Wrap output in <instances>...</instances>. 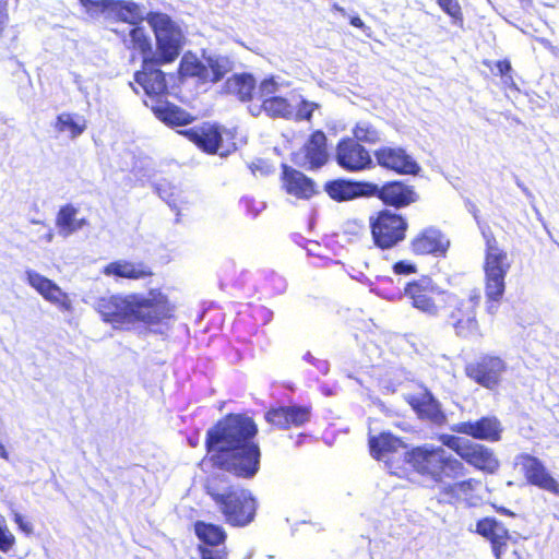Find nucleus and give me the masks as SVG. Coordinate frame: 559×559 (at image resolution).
I'll return each mask as SVG.
<instances>
[{
    "mask_svg": "<svg viewBox=\"0 0 559 559\" xmlns=\"http://www.w3.org/2000/svg\"><path fill=\"white\" fill-rule=\"evenodd\" d=\"M257 426L249 417L228 416L207 431L206 448L216 467L251 478L260 465V449L251 442Z\"/></svg>",
    "mask_w": 559,
    "mask_h": 559,
    "instance_id": "nucleus-1",
    "label": "nucleus"
},
{
    "mask_svg": "<svg viewBox=\"0 0 559 559\" xmlns=\"http://www.w3.org/2000/svg\"><path fill=\"white\" fill-rule=\"evenodd\" d=\"M206 492L225 521L233 526H246L254 519L257 500L250 490L229 486L217 476L206 481Z\"/></svg>",
    "mask_w": 559,
    "mask_h": 559,
    "instance_id": "nucleus-2",
    "label": "nucleus"
},
{
    "mask_svg": "<svg viewBox=\"0 0 559 559\" xmlns=\"http://www.w3.org/2000/svg\"><path fill=\"white\" fill-rule=\"evenodd\" d=\"M406 462L416 472L429 477L435 483L443 484V479H456L465 476L464 464L450 455L442 447H418L408 452Z\"/></svg>",
    "mask_w": 559,
    "mask_h": 559,
    "instance_id": "nucleus-3",
    "label": "nucleus"
},
{
    "mask_svg": "<svg viewBox=\"0 0 559 559\" xmlns=\"http://www.w3.org/2000/svg\"><path fill=\"white\" fill-rule=\"evenodd\" d=\"M486 242L484 273L485 293L488 299L498 301L504 293V278L511 267L508 252L502 249L490 231L483 230Z\"/></svg>",
    "mask_w": 559,
    "mask_h": 559,
    "instance_id": "nucleus-4",
    "label": "nucleus"
},
{
    "mask_svg": "<svg viewBox=\"0 0 559 559\" xmlns=\"http://www.w3.org/2000/svg\"><path fill=\"white\" fill-rule=\"evenodd\" d=\"M146 21L152 27L156 38V51L152 58L159 62L170 63L175 61L185 45V35L180 26L167 14L151 12Z\"/></svg>",
    "mask_w": 559,
    "mask_h": 559,
    "instance_id": "nucleus-5",
    "label": "nucleus"
},
{
    "mask_svg": "<svg viewBox=\"0 0 559 559\" xmlns=\"http://www.w3.org/2000/svg\"><path fill=\"white\" fill-rule=\"evenodd\" d=\"M134 323L157 324L173 317L175 306L160 289L133 293Z\"/></svg>",
    "mask_w": 559,
    "mask_h": 559,
    "instance_id": "nucleus-6",
    "label": "nucleus"
},
{
    "mask_svg": "<svg viewBox=\"0 0 559 559\" xmlns=\"http://www.w3.org/2000/svg\"><path fill=\"white\" fill-rule=\"evenodd\" d=\"M370 228L374 243L390 249L405 238L407 223L401 215L385 210L370 218Z\"/></svg>",
    "mask_w": 559,
    "mask_h": 559,
    "instance_id": "nucleus-7",
    "label": "nucleus"
},
{
    "mask_svg": "<svg viewBox=\"0 0 559 559\" xmlns=\"http://www.w3.org/2000/svg\"><path fill=\"white\" fill-rule=\"evenodd\" d=\"M371 455L383 461L392 474L400 475L401 463L406 462L408 451L405 443L390 432H382L377 437L369 438Z\"/></svg>",
    "mask_w": 559,
    "mask_h": 559,
    "instance_id": "nucleus-8",
    "label": "nucleus"
},
{
    "mask_svg": "<svg viewBox=\"0 0 559 559\" xmlns=\"http://www.w3.org/2000/svg\"><path fill=\"white\" fill-rule=\"evenodd\" d=\"M133 294H116L100 297L95 309L105 322L114 326L134 323Z\"/></svg>",
    "mask_w": 559,
    "mask_h": 559,
    "instance_id": "nucleus-9",
    "label": "nucleus"
},
{
    "mask_svg": "<svg viewBox=\"0 0 559 559\" xmlns=\"http://www.w3.org/2000/svg\"><path fill=\"white\" fill-rule=\"evenodd\" d=\"M515 463L521 466L526 480L533 485L559 496V481L549 473L544 463L530 454H520Z\"/></svg>",
    "mask_w": 559,
    "mask_h": 559,
    "instance_id": "nucleus-10",
    "label": "nucleus"
},
{
    "mask_svg": "<svg viewBox=\"0 0 559 559\" xmlns=\"http://www.w3.org/2000/svg\"><path fill=\"white\" fill-rule=\"evenodd\" d=\"M506 371L504 361L496 356H485L466 366L467 377L486 389H495Z\"/></svg>",
    "mask_w": 559,
    "mask_h": 559,
    "instance_id": "nucleus-11",
    "label": "nucleus"
},
{
    "mask_svg": "<svg viewBox=\"0 0 559 559\" xmlns=\"http://www.w3.org/2000/svg\"><path fill=\"white\" fill-rule=\"evenodd\" d=\"M25 275L29 286L33 287L46 301L52 304L63 312H71L73 310L69 295L64 293L53 281L33 270H27Z\"/></svg>",
    "mask_w": 559,
    "mask_h": 559,
    "instance_id": "nucleus-12",
    "label": "nucleus"
},
{
    "mask_svg": "<svg viewBox=\"0 0 559 559\" xmlns=\"http://www.w3.org/2000/svg\"><path fill=\"white\" fill-rule=\"evenodd\" d=\"M451 430L478 440L498 441L501 438L502 426L495 416H487L475 421L454 424Z\"/></svg>",
    "mask_w": 559,
    "mask_h": 559,
    "instance_id": "nucleus-13",
    "label": "nucleus"
},
{
    "mask_svg": "<svg viewBox=\"0 0 559 559\" xmlns=\"http://www.w3.org/2000/svg\"><path fill=\"white\" fill-rule=\"evenodd\" d=\"M154 58H144L143 69L135 73V82L141 85L148 96H162L167 92L165 73L157 67L165 64Z\"/></svg>",
    "mask_w": 559,
    "mask_h": 559,
    "instance_id": "nucleus-14",
    "label": "nucleus"
},
{
    "mask_svg": "<svg viewBox=\"0 0 559 559\" xmlns=\"http://www.w3.org/2000/svg\"><path fill=\"white\" fill-rule=\"evenodd\" d=\"M437 293L438 289L430 278H421L405 288V296L412 300L413 306L430 316L436 314L438 310L433 301V295Z\"/></svg>",
    "mask_w": 559,
    "mask_h": 559,
    "instance_id": "nucleus-15",
    "label": "nucleus"
},
{
    "mask_svg": "<svg viewBox=\"0 0 559 559\" xmlns=\"http://www.w3.org/2000/svg\"><path fill=\"white\" fill-rule=\"evenodd\" d=\"M336 160L341 167L356 171L368 167L371 164V156L359 142H340Z\"/></svg>",
    "mask_w": 559,
    "mask_h": 559,
    "instance_id": "nucleus-16",
    "label": "nucleus"
},
{
    "mask_svg": "<svg viewBox=\"0 0 559 559\" xmlns=\"http://www.w3.org/2000/svg\"><path fill=\"white\" fill-rule=\"evenodd\" d=\"M449 246V239L433 227L424 229L412 240L413 251L417 254H444Z\"/></svg>",
    "mask_w": 559,
    "mask_h": 559,
    "instance_id": "nucleus-17",
    "label": "nucleus"
},
{
    "mask_svg": "<svg viewBox=\"0 0 559 559\" xmlns=\"http://www.w3.org/2000/svg\"><path fill=\"white\" fill-rule=\"evenodd\" d=\"M476 532L490 542L495 557L500 559L510 538L504 525L495 519L486 518L477 522Z\"/></svg>",
    "mask_w": 559,
    "mask_h": 559,
    "instance_id": "nucleus-18",
    "label": "nucleus"
},
{
    "mask_svg": "<svg viewBox=\"0 0 559 559\" xmlns=\"http://www.w3.org/2000/svg\"><path fill=\"white\" fill-rule=\"evenodd\" d=\"M460 457L487 473H495L499 467V461L489 448L471 440L464 445Z\"/></svg>",
    "mask_w": 559,
    "mask_h": 559,
    "instance_id": "nucleus-19",
    "label": "nucleus"
},
{
    "mask_svg": "<svg viewBox=\"0 0 559 559\" xmlns=\"http://www.w3.org/2000/svg\"><path fill=\"white\" fill-rule=\"evenodd\" d=\"M372 192H376L385 204L396 207L406 206L417 200L415 190L400 181L389 182L381 188L373 186Z\"/></svg>",
    "mask_w": 559,
    "mask_h": 559,
    "instance_id": "nucleus-20",
    "label": "nucleus"
},
{
    "mask_svg": "<svg viewBox=\"0 0 559 559\" xmlns=\"http://www.w3.org/2000/svg\"><path fill=\"white\" fill-rule=\"evenodd\" d=\"M378 163L389 169L401 174H416L419 170L417 163L402 148L384 147L376 153Z\"/></svg>",
    "mask_w": 559,
    "mask_h": 559,
    "instance_id": "nucleus-21",
    "label": "nucleus"
},
{
    "mask_svg": "<svg viewBox=\"0 0 559 559\" xmlns=\"http://www.w3.org/2000/svg\"><path fill=\"white\" fill-rule=\"evenodd\" d=\"M405 400L419 417L426 418L437 425L444 423L445 416L441 412L439 403L429 392L423 391L418 394H407Z\"/></svg>",
    "mask_w": 559,
    "mask_h": 559,
    "instance_id": "nucleus-22",
    "label": "nucleus"
},
{
    "mask_svg": "<svg viewBox=\"0 0 559 559\" xmlns=\"http://www.w3.org/2000/svg\"><path fill=\"white\" fill-rule=\"evenodd\" d=\"M283 187L286 192L298 199H310L317 193L316 183L302 173L284 166Z\"/></svg>",
    "mask_w": 559,
    "mask_h": 559,
    "instance_id": "nucleus-23",
    "label": "nucleus"
},
{
    "mask_svg": "<svg viewBox=\"0 0 559 559\" xmlns=\"http://www.w3.org/2000/svg\"><path fill=\"white\" fill-rule=\"evenodd\" d=\"M326 142H307L298 151L294 152L293 160L296 165L314 169L319 168L329 159Z\"/></svg>",
    "mask_w": 559,
    "mask_h": 559,
    "instance_id": "nucleus-24",
    "label": "nucleus"
},
{
    "mask_svg": "<svg viewBox=\"0 0 559 559\" xmlns=\"http://www.w3.org/2000/svg\"><path fill=\"white\" fill-rule=\"evenodd\" d=\"M103 274L109 277L126 278V280H143L152 275L147 265L142 262H133L129 260H116L103 269Z\"/></svg>",
    "mask_w": 559,
    "mask_h": 559,
    "instance_id": "nucleus-25",
    "label": "nucleus"
},
{
    "mask_svg": "<svg viewBox=\"0 0 559 559\" xmlns=\"http://www.w3.org/2000/svg\"><path fill=\"white\" fill-rule=\"evenodd\" d=\"M265 419L278 428H288L290 425L299 426L308 421L309 411L298 406L280 407L269 411Z\"/></svg>",
    "mask_w": 559,
    "mask_h": 559,
    "instance_id": "nucleus-26",
    "label": "nucleus"
},
{
    "mask_svg": "<svg viewBox=\"0 0 559 559\" xmlns=\"http://www.w3.org/2000/svg\"><path fill=\"white\" fill-rule=\"evenodd\" d=\"M451 324L459 336L467 337L477 333L478 324L469 302H461L451 313Z\"/></svg>",
    "mask_w": 559,
    "mask_h": 559,
    "instance_id": "nucleus-27",
    "label": "nucleus"
},
{
    "mask_svg": "<svg viewBox=\"0 0 559 559\" xmlns=\"http://www.w3.org/2000/svg\"><path fill=\"white\" fill-rule=\"evenodd\" d=\"M477 485L478 481L473 478L454 483L443 479V484H439V501L452 503L463 500L475 490Z\"/></svg>",
    "mask_w": 559,
    "mask_h": 559,
    "instance_id": "nucleus-28",
    "label": "nucleus"
},
{
    "mask_svg": "<svg viewBox=\"0 0 559 559\" xmlns=\"http://www.w3.org/2000/svg\"><path fill=\"white\" fill-rule=\"evenodd\" d=\"M325 192L335 201H349L365 194V186L343 179L329 181L324 186Z\"/></svg>",
    "mask_w": 559,
    "mask_h": 559,
    "instance_id": "nucleus-29",
    "label": "nucleus"
},
{
    "mask_svg": "<svg viewBox=\"0 0 559 559\" xmlns=\"http://www.w3.org/2000/svg\"><path fill=\"white\" fill-rule=\"evenodd\" d=\"M86 224L85 218H78V209L73 205L62 206L57 214L56 225L59 235L64 238L82 229Z\"/></svg>",
    "mask_w": 559,
    "mask_h": 559,
    "instance_id": "nucleus-30",
    "label": "nucleus"
},
{
    "mask_svg": "<svg viewBox=\"0 0 559 559\" xmlns=\"http://www.w3.org/2000/svg\"><path fill=\"white\" fill-rule=\"evenodd\" d=\"M254 87L255 80L248 73L234 74L224 85L227 94L236 95L242 102L251 99Z\"/></svg>",
    "mask_w": 559,
    "mask_h": 559,
    "instance_id": "nucleus-31",
    "label": "nucleus"
},
{
    "mask_svg": "<svg viewBox=\"0 0 559 559\" xmlns=\"http://www.w3.org/2000/svg\"><path fill=\"white\" fill-rule=\"evenodd\" d=\"M190 140H230L237 135L236 128H226L217 123L205 122L201 127L192 128Z\"/></svg>",
    "mask_w": 559,
    "mask_h": 559,
    "instance_id": "nucleus-32",
    "label": "nucleus"
},
{
    "mask_svg": "<svg viewBox=\"0 0 559 559\" xmlns=\"http://www.w3.org/2000/svg\"><path fill=\"white\" fill-rule=\"evenodd\" d=\"M203 59L206 62V67L210 71V78L207 82H218L234 68V62L229 57L218 53H203Z\"/></svg>",
    "mask_w": 559,
    "mask_h": 559,
    "instance_id": "nucleus-33",
    "label": "nucleus"
},
{
    "mask_svg": "<svg viewBox=\"0 0 559 559\" xmlns=\"http://www.w3.org/2000/svg\"><path fill=\"white\" fill-rule=\"evenodd\" d=\"M179 71L181 75L195 76L203 82H207L210 78V71L206 67V62L204 60H200L191 52L183 55L180 61Z\"/></svg>",
    "mask_w": 559,
    "mask_h": 559,
    "instance_id": "nucleus-34",
    "label": "nucleus"
},
{
    "mask_svg": "<svg viewBox=\"0 0 559 559\" xmlns=\"http://www.w3.org/2000/svg\"><path fill=\"white\" fill-rule=\"evenodd\" d=\"M197 536L210 546H217L225 542L226 533L219 525L199 521L194 524Z\"/></svg>",
    "mask_w": 559,
    "mask_h": 559,
    "instance_id": "nucleus-35",
    "label": "nucleus"
},
{
    "mask_svg": "<svg viewBox=\"0 0 559 559\" xmlns=\"http://www.w3.org/2000/svg\"><path fill=\"white\" fill-rule=\"evenodd\" d=\"M56 128L66 135L76 138L82 134L86 124L82 116L63 112L58 116Z\"/></svg>",
    "mask_w": 559,
    "mask_h": 559,
    "instance_id": "nucleus-36",
    "label": "nucleus"
},
{
    "mask_svg": "<svg viewBox=\"0 0 559 559\" xmlns=\"http://www.w3.org/2000/svg\"><path fill=\"white\" fill-rule=\"evenodd\" d=\"M263 110L271 117L293 118L294 108L283 97L271 96L262 102Z\"/></svg>",
    "mask_w": 559,
    "mask_h": 559,
    "instance_id": "nucleus-37",
    "label": "nucleus"
},
{
    "mask_svg": "<svg viewBox=\"0 0 559 559\" xmlns=\"http://www.w3.org/2000/svg\"><path fill=\"white\" fill-rule=\"evenodd\" d=\"M111 13H117L120 20L135 25L143 19V12L140 7L131 1H119V4L115 8Z\"/></svg>",
    "mask_w": 559,
    "mask_h": 559,
    "instance_id": "nucleus-38",
    "label": "nucleus"
},
{
    "mask_svg": "<svg viewBox=\"0 0 559 559\" xmlns=\"http://www.w3.org/2000/svg\"><path fill=\"white\" fill-rule=\"evenodd\" d=\"M198 147L207 153L216 154L221 157H226L231 152L236 151L235 142H194Z\"/></svg>",
    "mask_w": 559,
    "mask_h": 559,
    "instance_id": "nucleus-39",
    "label": "nucleus"
},
{
    "mask_svg": "<svg viewBox=\"0 0 559 559\" xmlns=\"http://www.w3.org/2000/svg\"><path fill=\"white\" fill-rule=\"evenodd\" d=\"M91 15H98L115 10L114 0H79Z\"/></svg>",
    "mask_w": 559,
    "mask_h": 559,
    "instance_id": "nucleus-40",
    "label": "nucleus"
},
{
    "mask_svg": "<svg viewBox=\"0 0 559 559\" xmlns=\"http://www.w3.org/2000/svg\"><path fill=\"white\" fill-rule=\"evenodd\" d=\"M129 35L134 46L138 47L140 50H142L143 52L146 50H151V39L145 35L143 28L132 26L129 31Z\"/></svg>",
    "mask_w": 559,
    "mask_h": 559,
    "instance_id": "nucleus-41",
    "label": "nucleus"
},
{
    "mask_svg": "<svg viewBox=\"0 0 559 559\" xmlns=\"http://www.w3.org/2000/svg\"><path fill=\"white\" fill-rule=\"evenodd\" d=\"M155 115L165 122L174 123L179 121L178 115L180 114L178 107L167 104L165 107L157 106L153 108Z\"/></svg>",
    "mask_w": 559,
    "mask_h": 559,
    "instance_id": "nucleus-42",
    "label": "nucleus"
},
{
    "mask_svg": "<svg viewBox=\"0 0 559 559\" xmlns=\"http://www.w3.org/2000/svg\"><path fill=\"white\" fill-rule=\"evenodd\" d=\"M377 131L369 122L361 121L356 124L353 140H377Z\"/></svg>",
    "mask_w": 559,
    "mask_h": 559,
    "instance_id": "nucleus-43",
    "label": "nucleus"
},
{
    "mask_svg": "<svg viewBox=\"0 0 559 559\" xmlns=\"http://www.w3.org/2000/svg\"><path fill=\"white\" fill-rule=\"evenodd\" d=\"M319 105L313 102H309L306 99H301L300 104L298 105L297 110H294L293 117L296 120H310L313 114V110L317 109Z\"/></svg>",
    "mask_w": 559,
    "mask_h": 559,
    "instance_id": "nucleus-44",
    "label": "nucleus"
},
{
    "mask_svg": "<svg viewBox=\"0 0 559 559\" xmlns=\"http://www.w3.org/2000/svg\"><path fill=\"white\" fill-rule=\"evenodd\" d=\"M439 440L442 442V444L455 451L459 456L461 455L464 445L468 441V439L455 437L452 435H442L440 436Z\"/></svg>",
    "mask_w": 559,
    "mask_h": 559,
    "instance_id": "nucleus-45",
    "label": "nucleus"
},
{
    "mask_svg": "<svg viewBox=\"0 0 559 559\" xmlns=\"http://www.w3.org/2000/svg\"><path fill=\"white\" fill-rule=\"evenodd\" d=\"M440 8L452 19L462 20L461 7L457 0H437Z\"/></svg>",
    "mask_w": 559,
    "mask_h": 559,
    "instance_id": "nucleus-46",
    "label": "nucleus"
},
{
    "mask_svg": "<svg viewBox=\"0 0 559 559\" xmlns=\"http://www.w3.org/2000/svg\"><path fill=\"white\" fill-rule=\"evenodd\" d=\"M496 69L498 74H500L503 79L504 84L510 86H515L512 75L510 74L512 71L511 63L508 60H500L496 63Z\"/></svg>",
    "mask_w": 559,
    "mask_h": 559,
    "instance_id": "nucleus-47",
    "label": "nucleus"
},
{
    "mask_svg": "<svg viewBox=\"0 0 559 559\" xmlns=\"http://www.w3.org/2000/svg\"><path fill=\"white\" fill-rule=\"evenodd\" d=\"M14 545V536L0 523V550L8 551Z\"/></svg>",
    "mask_w": 559,
    "mask_h": 559,
    "instance_id": "nucleus-48",
    "label": "nucleus"
},
{
    "mask_svg": "<svg viewBox=\"0 0 559 559\" xmlns=\"http://www.w3.org/2000/svg\"><path fill=\"white\" fill-rule=\"evenodd\" d=\"M201 559H227V551L225 548L211 549L207 547L200 546Z\"/></svg>",
    "mask_w": 559,
    "mask_h": 559,
    "instance_id": "nucleus-49",
    "label": "nucleus"
},
{
    "mask_svg": "<svg viewBox=\"0 0 559 559\" xmlns=\"http://www.w3.org/2000/svg\"><path fill=\"white\" fill-rule=\"evenodd\" d=\"M276 92L277 83L273 78L263 80L259 86V93L261 97H267Z\"/></svg>",
    "mask_w": 559,
    "mask_h": 559,
    "instance_id": "nucleus-50",
    "label": "nucleus"
},
{
    "mask_svg": "<svg viewBox=\"0 0 559 559\" xmlns=\"http://www.w3.org/2000/svg\"><path fill=\"white\" fill-rule=\"evenodd\" d=\"M249 168L254 176H257L258 174H260L261 176H266L270 173H272L271 165L263 159H257L255 162H252L249 165Z\"/></svg>",
    "mask_w": 559,
    "mask_h": 559,
    "instance_id": "nucleus-51",
    "label": "nucleus"
},
{
    "mask_svg": "<svg viewBox=\"0 0 559 559\" xmlns=\"http://www.w3.org/2000/svg\"><path fill=\"white\" fill-rule=\"evenodd\" d=\"M9 22V14L7 9V2L0 0V38L2 37L3 31Z\"/></svg>",
    "mask_w": 559,
    "mask_h": 559,
    "instance_id": "nucleus-52",
    "label": "nucleus"
},
{
    "mask_svg": "<svg viewBox=\"0 0 559 559\" xmlns=\"http://www.w3.org/2000/svg\"><path fill=\"white\" fill-rule=\"evenodd\" d=\"M14 522L26 534H31L33 532L32 524L29 522L25 521L24 518L20 513H14Z\"/></svg>",
    "mask_w": 559,
    "mask_h": 559,
    "instance_id": "nucleus-53",
    "label": "nucleus"
},
{
    "mask_svg": "<svg viewBox=\"0 0 559 559\" xmlns=\"http://www.w3.org/2000/svg\"><path fill=\"white\" fill-rule=\"evenodd\" d=\"M394 271L397 274H409L415 272V266L413 264L406 263V262H397L394 265Z\"/></svg>",
    "mask_w": 559,
    "mask_h": 559,
    "instance_id": "nucleus-54",
    "label": "nucleus"
},
{
    "mask_svg": "<svg viewBox=\"0 0 559 559\" xmlns=\"http://www.w3.org/2000/svg\"><path fill=\"white\" fill-rule=\"evenodd\" d=\"M350 24L357 28H360L365 31L367 26L365 25L364 21L359 16H352L349 20Z\"/></svg>",
    "mask_w": 559,
    "mask_h": 559,
    "instance_id": "nucleus-55",
    "label": "nucleus"
},
{
    "mask_svg": "<svg viewBox=\"0 0 559 559\" xmlns=\"http://www.w3.org/2000/svg\"><path fill=\"white\" fill-rule=\"evenodd\" d=\"M309 140L316 141V140H326L325 134L322 131L314 132Z\"/></svg>",
    "mask_w": 559,
    "mask_h": 559,
    "instance_id": "nucleus-56",
    "label": "nucleus"
},
{
    "mask_svg": "<svg viewBox=\"0 0 559 559\" xmlns=\"http://www.w3.org/2000/svg\"><path fill=\"white\" fill-rule=\"evenodd\" d=\"M262 109H263L262 105H260V106H250L249 107V110L252 114V116H258L261 112Z\"/></svg>",
    "mask_w": 559,
    "mask_h": 559,
    "instance_id": "nucleus-57",
    "label": "nucleus"
},
{
    "mask_svg": "<svg viewBox=\"0 0 559 559\" xmlns=\"http://www.w3.org/2000/svg\"><path fill=\"white\" fill-rule=\"evenodd\" d=\"M0 457L8 460L9 454L4 448V445L0 442Z\"/></svg>",
    "mask_w": 559,
    "mask_h": 559,
    "instance_id": "nucleus-58",
    "label": "nucleus"
},
{
    "mask_svg": "<svg viewBox=\"0 0 559 559\" xmlns=\"http://www.w3.org/2000/svg\"><path fill=\"white\" fill-rule=\"evenodd\" d=\"M45 238H46V240H47L48 242L52 241V238H53V233H52V230H49V231L46 234Z\"/></svg>",
    "mask_w": 559,
    "mask_h": 559,
    "instance_id": "nucleus-59",
    "label": "nucleus"
},
{
    "mask_svg": "<svg viewBox=\"0 0 559 559\" xmlns=\"http://www.w3.org/2000/svg\"><path fill=\"white\" fill-rule=\"evenodd\" d=\"M334 10H335V11H338V12H341L343 15H345V9H344V8H342V7L337 5V4H335V5H334Z\"/></svg>",
    "mask_w": 559,
    "mask_h": 559,
    "instance_id": "nucleus-60",
    "label": "nucleus"
},
{
    "mask_svg": "<svg viewBox=\"0 0 559 559\" xmlns=\"http://www.w3.org/2000/svg\"><path fill=\"white\" fill-rule=\"evenodd\" d=\"M334 10H335V11H338V12H341L343 15H345V9H344V8H342V7L337 5V4H335V5H334Z\"/></svg>",
    "mask_w": 559,
    "mask_h": 559,
    "instance_id": "nucleus-61",
    "label": "nucleus"
},
{
    "mask_svg": "<svg viewBox=\"0 0 559 559\" xmlns=\"http://www.w3.org/2000/svg\"><path fill=\"white\" fill-rule=\"evenodd\" d=\"M192 134H193L192 129H190L189 132H186V135H189V139L191 138Z\"/></svg>",
    "mask_w": 559,
    "mask_h": 559,
    "instance_id": "nucleus-62",
    "label": "nucleus"
},
{
    "mask_svg": "<svg viewBox=\"0 0 559 559\" xmlns=\"http://www.w3.org/2000/svg\"><path fill=\"white\" fill-rule=\"evenodd\" d=\"M341 140L346 141V140H350V139H349V138H347V136H344V138H342Z\"/></svg>",
    "mask_w": 559,
    "mask_h": 559,
    "instance_id": "nucleus-63",
    "label": "nucleus"
},
{
    "mask_svg": "<svg viewBox=\"0 0 559 559\" xmlns=\"http://www.w3.org/2000/svg\"><path fill=\"white\" fill-rule=\"evenodd\" d=\"M0 559H3V558L0 556Z\"/></svg>",
    "mask_w": 559,
    "mask_h": 559,
    "instance_id": "nucleus-64",
    "label": "nucleus"
}]
</instances>
